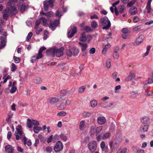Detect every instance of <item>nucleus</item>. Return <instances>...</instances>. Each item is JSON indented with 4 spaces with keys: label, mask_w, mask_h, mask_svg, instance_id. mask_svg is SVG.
Returning a JSON list of instances; mask_svg holds the SVG:
<instances>
[{
    "label": "nucleus",
    "mask_w": 153,
    "mask_h": 153,
    "mask_svg": "<svg viewBox=\"0 0 153 153\" xmlns=\"http://www.w3.org/2000/svg\"><path fill=\"white\" fill-rule=\"evenodd\" d=\"M42 52H41V51H39L38 53L37 54V55L36 56H34V57H36V59H39L41 58L42 57Z\"/></svg>",
    "instance_id": "obj_40"
},
{
    "label": "nucleus",
    "mask_w": 153,
    "mask_h": 153,
    "mask_svg": "<svg viewBox=\"0 0 153 153\" xmlns=\"http://www.w3.org/2000/svg\"><path fill=\"white\" fill-rule=\"evenodd\" d=\"M60 137L64 141H66L67 140V137L63 134H60Z\"/></svg>",
    "instance_id": "obj_54"
},
{
    "label": "nucleus",
    "mask_w": 153,
    "mask_h": 153,
    "mask_svg": "<svg viewBox=\"0 0 153 153\" xmlns=\"http://www.w3.org/2000/svg\"><path fill=\"white\" fill-rule=\"evenodd\" d=\"M88 146L91 152L93 153L96 150L97 147V144L96 141L93 140L88 144Z\"/></svg>",
    "instance_id": "obj_3"
},
{
    "label": "nucleus",
    "mask_w": 153,
    "mask_h": 153,
    "mask_svg": "<svg viewBox=\"0 0 153 153\" xmlns=\"http://www.w3.org/2000/svg\"><path fill=\"white\" fill-rule=\"evenodd\" d=\"M95 126H92L90 128V133L91 135H94L95 132Z\"/></svg>",
    "instance_id": "obj_44"
},
{
    "label": "nucleus",
    "mask_w": 153,
    "mask_h": 153,
    "mask_svg": "<svg viewBox=\"0 0 153 153\" xmlns=\"http://www.w3.org/2000/svg\"><path fill=\"white\" fill-rule=\"evenodd\" d=\"M110 47V45L109 44H108L105 45L102 50V53L104 54H105L106 53L107 49L108 48Z\"/></svg>",
    "instance_id": "obj_33"
},
{
    "label": "nucleus",
    "mask_w": 153,
    "mask_h": 153,
    "mask_svg": "<svg viewBox=\"0 0 153 153\" xmlns=\"http://www.w3.org/2000/svg\"><path fill=\"white\" fill-rule=\"evenodd\" d=\"M102 151H104L105 152H108L109 151V149L107 146H105L102 148H101Z\"/></svg>",
    "instance_id": "obj_64"
},
{
    "label": "nucleus",
    "mask_w": 153,
    "mask_h": 153,
    "mask_svg": "<svg viewBox=\"0 0 153 153\" xmlns=\"http://www.w3.org/2000/svg\"><path fill=\"white\" fill-rule=\"evenodd\" d=\"M63 146L62 142L60 141H58L54 148V150L56 152H60L62 150Z\"/></svg>",
    "instance_id": "obj_7"
},
{
    "label": "nucleus",
    "mask_w": 153,
    "mask_h": 153,
    "mask_svg": "<svg viewBox=\"0 0 153 153\" xmlns=\"http://www.w3.org/2000/svg\"><path fill=\"white\" fill-rule=\"evenodd\" d=\"M149 121V119L148 117H143L141 119V122L143 124H146Z\"/></svg>",
    "instance_id": "obj_24"
},
{
    "label": "nucleus",
    "mask_w": 153,
    "mask_h": 153,
    "mask_svg": "<svg viewBox=\"0 0 153 153\" xmlns=\"http://www.w3.org/2000/svg\"><path fill=\"white\" fill-rule=\"evenodd\" d=\"M148 128V126L147 125H144L141 127L140 129V131L141 132L146 131H147Z\"/></svg>",
    "instance_id": "obj_28"
},
{
    "label": "nucleus",
    "mask_w": 153,
    "mask_h": 153,
    "mask_svg": "<svg viewBox=\"0 0 153 153\" xmlns=\"http://www.w3.org/2000/svg\"><path fill=\"white\" fill-rule=\"evenodd\" d=\"M33 35V33L32 32H30L28 34L26 37V41L27 42L29 41V40L30 39Z\"/></svg>",
    "instance_id": "obj_51"
},
{
    "label": "nucleus",
    "mask_w": 153,
    "mask_h": 153,
    "mask_svg": "<svg viewBox=\"0 0 153 153\" xmlns=\"http://www.w3.org/2000/svg\"><path fill=\"white\" fill-rule=\"evenodd\" d=\"M85 125L84 121L83 120L81 121L79 124V129L81 130H83Z\"/></svg>",
    "instance_id": "obj_41"
},
{
    "label": "nucleus",
    "mask_w": 153,
    "mask_h": 153,
    "mask_svg": "<svg viewBox=\"0 0 153 153\" xmlns=\"http://www.w3.org/2000/svg\"><path fill=\"white\" fill-rule=\"evenodd\" d=\"M125 10V7L123 5H120L117 9L116 7L114 8V12L116 15H118L119 13H123Z\"/></svg>",
    "instance_id": "obj_6"
},
{
    "label": "nucleus",
    "mask_w": 153,
    "mask_h": 153,
    "mask_svg": "<svg viewBox=\"0 0 153 153\" xmlns=\"http://www.w3.org/2000/svg\"><path fill=\"white\" fill-rule=\"evenodd\" d=\"M53 13L52 11H49L47 12L45 14V16L48 18H50L53 16Z\"/></svg>",
    "instance_id": "obj_39"
},
{
    "label": "nucleus",
    "mask_w": 153,
    "mask_h": 153,
    "mask_svg": "<svg viewBox=\"0 0 153 153\" xmlns=\"http://www.w3.org/2000/svg\"><path fill=\"white\" fill-rule=\"evenodd\" d=\"M61 97H50L49 100V102L51 104H54L59 102L61 99Z\"/></svg>",
    "instance_id": "obj_8"
},
{
    "label": "nucleus",
    "mask_w": 153,
    "mask_h": 153,
    "mask_svg": "<svg viewBox=\"0 0 153 153\" xmlns=\"http://www.w3.org/2000/svg\"><path fill=\"white\" fill-rule=\"evenodd\" d=\"M77 28L76 27H74L72 29V30H70L68 33V37L69 38H71L74 34L77 32Z\"/></svg>",
    "instance_id": "obj_10"
},
{
    "label": "nucleus",
    "mask_w": 153,
    "mask_h": 153,
    "mask_svg": "<svg viewBox=\"0 0 153 153\" xmlns=\"http://www.w3.org/2000/svg\"><path fill=\"white\" fill-rule=\"evenodd\" d=\"M111 65V62L110 59L107 60L106 63V66L108 68H109Z\"/></svg>",
    "instance_id": "obj_49"
},
{
    "label": "nucleus",
    "mask_w": 153,
    "mask_h": 153,
    "mask_svg": "<svg viewBox=\"0 0 153 153\" xmlns=\"http://www.w3.org/2000/svg\"><path fill=\"white\" fill-rule=\"evenodd\" d=\"M86 88L85 86H82L79 88L78 89V93H83L85 91Z\"/></svg>",
    "instance_id": "obj_30"
},
{
    "label": "nucleus",
    "mask_w": 153,
    "mask_h": 153,
    "mask_svg": "<svg viewBox=\"0 0 153 153\" xmlns=\"http://www.w3.org/2000/svg\"><path fill=\"white\" fill-rule=\"evenodd\" d=\"M34 28L35 30L36 34L37 35L39 34V33L42 31V28L39 27L38 26H35Z\"/></svg>",
    "instance_id": "obj_29"
},
{
    "label": "nucleus",
    "mask_w": 153,
    "mask_h": 153,
    "mask_svg": "<svg viewBox=\"0 0 153 153\" xmlns=\"http://www.w3.org/2000/svg\"><path fill=\"white\" fill-rule=\"evenodd\" d=\"M142 27V26L141 25L136 26L133 29V30L134 32L140 30Z\"/></svg>",
    "instance_id": "obj_43"
},
{
    "label": "nucleus",
    "mask_w": 153,
    "mask_h": 153,
    "mask_svg": "<svg viewBox=\"0 0 153 153\" xmlns=\"http://www.w3.org/2000/svg\"><path fill=\"white\" fill-rule=\"evenodd\" d=\"M110 133L109 132H107L104 134L102 136V139L103 140L107 139L110 137Z\"/></svg>",
    "instance_id": "obj_26"
},
{
    "label": "nucleus",
    "mask_w": 153,
    "mask_h": 153,
    "mask_svg": "<svg viewBox=\"0 0 153 153\" xmlns=\"http://www.w3.org/2000/svg\"><path fill=\"white\" fill-rule=\"evenodd\" d=\"M135 76L134 73L132 72H130L129 76L125 78V80L126 81H130L133 78L135 77Z\"/></svg>",
    "instance_id": "obj_15"
},
{
    "label": "nucleus",
    "mask_w": 153,
    "mask_h": 153,
    "mask_svg": "<svg viewBox=\"0 0 153 153\" xmlns=\"http://www.w3.org/2000/svg\"><path fill=\"white\" fill-rule=\"evenodd\" d=\"M66 113L65 111H61L58 113L57 114L61 116H64L66 115Z\"/></svg>",
    "instance_id": "obj_63"
},
{
    "label": "nucleus",
    "mask_w": 153,
    "mask_h": 153,
    "mask_svg": "<svg viewBox=\"0 0 153 153\" xmlns=\"http://www.w3.org/2000/svg\"><path fill=\"white\" fill-rule=\"evenodd\" d=\"M79 43L80 46L81 51H86L88 46L87 44L86 43H83L80 42H79Z\"/></svg>",
    "instance_id": "obj_16"
},
{
    "label": "nucleus",
    "mask_w": 153,
    "mask_h": 153,
    "mask_svg": "<svg viewBox=\"0 0 153 153\" xmlns=\"http://www.w3.org/2000/svg\"><path fill=\"white\" fill-rule=\"evenodd\" d=\"M43 6L45 10L46 11L48 10L49 6L48 0L45 1L43 2Z\"/></svg>",
    "instance_id": "obj_25"
},
{
    "label": "nucleus",
    "mask_w": 153,
    "mask_h": 153,
    "mask_svg": "<svg viewBox=\"0 0 153 153\" xmlns=\"http://www.w3.org/2000/svg\"><path fill=\"white\" fill-rule=\"evenodd\" d=\"M5 10V12L9 13L10 14L14 15L17 12V10L15 7L12 5L11 6H8Z\"/></svg>",
    "instance_id": "obj_4"
},
{
    "label": "nucleus",
    "mask_w": 153,
    "mask_h": 153,
    "mask_svg": "<svg viewBox=\"0 0 153 153\" xmlns=\"http://www.w3.org/2000/svg\"><path fill=\"white\" fill-rule=\"evenodd\" d=\"M106 119L103 117H99L97 118V122L98 124L102 125L105 124L106 122Z\"/></svg>",
    "instance_id": "obj_11"
},
{
    "label": "nucleus",
    "mask_w": 153,
    "mask_h": 153,
    "mask_svg": "<svg viewBox=\"0 0 153 153\" xmlns=\"http://www.w3.org/2000/svg\"><path fill=\"white\" fill-rule=\"evenodd\" d=\"M97 24L95 21H94L91 23V26L94 29H95L97 27Z\"/></svg>",
    "instance_id": "obj_47"
},
{
    "label": "nucleus",
    "mask_w": 153,
    "mask_h": 153,
    "mask_svg": "<svg viewBox=\"0 0 153 153\" xmlns=\"http://www.w3.org/2000/svg\"><path fill=\"white\" fill-rule=\"evenodd\" d=\"M113 56L114 59H117L119 58V55L118 53H114Z\"/></svg>",
    "instance_id": "obj_59"
},
{
    "label": "nucleus",
    "mask_w": 153,
    "mask_h": 153,
    "mask_svg": "<svg viewBox=\"0 0 153 153\" xmlns=\"http://www.w3.org/2000/svg\"><path fill=\"white\" fill-rule=\"evenodd\" d=\"M56 50L55 51V54L57 57H60L63 54V48H61L58 49L56 48Z\"/></svg>",
    "instance_id": "obj_12"
},
{
    "label": "nucleus",
    "mask_w": 153,
    "mask_h": 153,
    "mask_svg": "<svg viewBox=\"0 0 153 153\" xmlns=\"http://www.w3.org/2000/svg\"><path fill=\"white\" fill-rule=\"evenodd\" d=\"M6 38L5 37H2L1 38L0 49L3 48L6 45Z\"/></svg>",
    "instance_id": "obj_22"
},
{
    "label": "nucleus",
    "mask_w": 153,
    "mask_h": 153,
    "mask_svg": "<svg viewBox=\"0 0 153 153\" xmlns=\"http://www.w3.org/2000/svg\"><path fill=\"white\" fill-rule=\"evenodd\" d=\"M5 150L7 153H13L14 149L13 147L10 145H7L5 146Z\"/></svg>",
    "instance_id": "obj_13"
},
{
    "label": "nucleus",
    "mask_w": 153,
    "mask_h": 153,
    "mask_svg": "<svg viewBox=\"0 0 153 153\" xmlns=\"http://www.w3.org/2000/svg\"><path fill=\"white\" fill-rule=\"evenodd\" d=\"M153 82V73L150 76V77L148 79V81L147 82V83H152Z\"/></svg>",
    "instance_id": "obj_42"
},
{
    "label": "nucleus",
    "mask_w": 153,
    "mask_h": 153,
    "mask_svg": "<svg viewBox=\"0 0 153 153\" xmlns=\"http://www.w3.org/2000/svg\"><path fill=\"white\" fill-rule=\"evenodd\" d=\"M25 5L24 4L20 5L18 6L19 9L20 10L21 12H23L25 10Z\"/></svg>",
    "instance_id": "obj_32"
},
{
    "label": "nucleus",
    "mask_w": 153,
    "mask_h": 153,
    "mask_svg": "<svg viewBox=\"0 0 153 153\" xmlns=\"http://www.w3.org/2000/svg\"><path fill=\"white\" fill-rule=\"evenodd\" d=\"M13 114V113L11 111L9 112L7 115V117L6 119V120L7 122H9L10 121V118L12 117Z\"/></svg>",
    "instance_id": "obj_38"
},
{
    "label": "nucleus",
    "mask_w": 153,
    "mask_h": 153,
    "mask_svg": "<svg viewBox=\"0 0 153 153\" xmlns=\"http://www.w3.org/2000/svg\"><path fill=\"white\" fill-rule=\"evenodd\" d=\"M40 20L41 22L43 23V25L44 26H47L48 24L46 23L47 19L44 17H42L40 19Z\"/></svg>",
    "instance_id": "obj_37"
},
{
    "label": "nucleus",
    "mask_w": 153,
    "mask_h": 153,
    "mask_svg": "<svg viewBox=\"0 0 153 153\" xmlns=\"http://www.w3.org/2000/svg\"><path fill=\"white\" fill-rule=\"evenodd\" d=\"M80 74H81V73H80V72H79L78 73L76 74L73 72L71 71V72L70 73V75L71 76H76L80 75Z\"/></svg>",
    "instance_id": "obj_57"
},
{
    "label": "nucleus",
    "mask_w": 153,
    "mask_h": 153,
    "mask_svg": "<svg viewBox=\"0 0 153 153\" xmlns=\"http://www.w3.org/2000/svg\"><path fill=\"white\" fill-rule=\"evenodd\" d=\"M5 13H4L3 15V18L5 20H7L8 17V16L10 14L9 13H7L5 12Z\"/></svg>",
    "instance_id": "obj_58"
},
{
    "label": "nucleus",
    "mask_w": 153,
    "mask_h": 153,
    "mask_svg": "<svg viewBox=\"0 0 153 153\" xmlns=\"http://www.w3.org/2000/svg\"><path fill=\"white\" fill-rule=\"evenodd\" d=\"M100 23L103 26L102 27L103 29H108L109 28L111 25L110 21L108 17L106 16L100 19Z\"/></svg>",
    "instance_id": "obj_2"
},
{
    "label": "nucleus",
    "mask_w": 153,
    "mask_h": 153,
    "mask_svg": "<svg viewBox=\"0 0 153 153\" xmlns=\"http://www.w3.org/2000/svg\"><path fill=\"white\" fill-rule=\"evenodd\" d=\"M90 104L91 105H97V101L95 100H93L90 102Z\"/></svg>",
    "instance_id": "obj_60"
},
{
    "label": "nucleus",
    "mask_w": 153,
    "mask_h": 153,
    "mask_svg": "<svg viewBox=\"0 0 153 153\" xmlns=\"http://www.w3.org/2000/svg\"><path fill=\"white\" fill-rule=\"evenodd\" d=\"M66 54L68 57H71L72 55V48L71 50L67 49L66 51Z\"/></svg>",
    "instance_id": "obj_36"
},
{
    "label": "nucleus",
    "mask_w": 153,
    "mask_h": 153,
    "mask_svg": "<svg viewBox=\"0 0 153 153\" xmlns=\"http://www.w3.org/2000/svg\"><path fill=\"white\" fill-rule=\"evenodd\" d=\"M102 127L101 126H100L97 128L96 130V134H98L102 130Z\"/></svg>",
    "instance_id": "obj_46"
},
{
    "label": "nucleus",
    "mask_w": 153,
    "mask_h": 153,
    "mask_svg": "<svg viewBox=\"0 0 153 153\" xmlns=\"http://www.w3.org/2000/svg\"><path fill=\"white\" fill-rule=\"evenodd\" d=\"M18 0H9V1L7 3V6H11L12 5V2L16 3Z\"/></svg>",
    "instance_id": "obj_55"
},
{
    "label": "nucleus",
    "mask_w": 153,
    "mask_h": 153,
    "mask_svg": "<svg viewBox=\"0 0 153 153\" xmlns=\"http://www.w3.org/2000/svg\"><path fill=\"white\" fill-rule=\"evenodd\" d=\"M42 129V128L40 126H35L33 128V130L34 132L36 134L38 133Z\"/></svg>",
    "instance_id": "obj_27"
},
{
    "label": "nucleus",
    "mask_w": 153,
    "mask_h": 153,
    "mask_svg": "<svg viewBox=\"0 0 153 153\" xmlns=\"http://www.w3.org/2000/svg\"><path fill=\"white\" fill-rule=\"evenodd\" d=\"M32 120L30 118H28L27 120V125L29 128H31L32 127L33 125L32 124Z\"/></svg>",
    "instance_id": "obj_31"
},
{
    "label": "nucleus",
    "mask_w": 153,
    "mask_h": 153,
    "mask_svg": "<svg viewBox=\"0 0 153 153\" xmlns=\"http://www.w3.org/2000/svg\"><path fill=\"white\" fill-rule=\"evenodd\" d=\"M38 138L40 139L41 142H42L43 143L45 142V138H44L42 135H39Z\"/></svg>",
    "instance_id": "obj_62"
},
{
    "label": "nucleus",
    "mask_w": 153,
    "mask_h": 153,
    "mask_svg": "<svg viewBox=\"0 0 153 153\" xmlns=\"http://www.w3.org/2000/svg\"><path fill=\"white\" fill-rule=\"evenodd\" d=\"M13 59L14 60L15 62L16 63H19L20 60V57H17L16 56H13Z\"/></svg>",
    "instance_id": "obj_53"
},
{
    "label": "nucleus",
    "mask_w": 153,
    "mask_h": 153,
    "mask_svg": "<svg viewBox=\"0 0 153 153\" xmlns=\"http://www.w3.org/2000/svg\"><path fill=\"white\" fill-rule=\"evenodd\" d=\"M136 2V0H133L130 1L127 4L128 7H130L134 5Z\"/></svg>",
    "instance_id": "obj_50"
},
{
    "label": "nucleus",
    "mask_w": 153,
    "mask_h": 153,
    "mask_svg": "<svg viewBox=\"0 0 153 153\" xmlns=\"http://www.w3.org/2000/svg\"><path fill=\"white\" fill-rule=\"evenodd\" d=\"M72 55L74 56L78 55L79 53V49L75 47L72 48Z\"/></svg>",
    "instance_id": "obj_20"
},
{
    "label": "nucleus",
    "mask_w": 153,
    "mask_h": 153,
    "mask_svg": "<svg viewBox=\"0 0 153 153\" xmlns=\"http://www.w3.org/2000/svg\"><path fill=\"white\" fill-rule=\"evenodd\" d=\"M11 71H14L16 69V67L14 63H12L11 65Z\"/></svg>",
    "instance_id": "obj_61"
},
{
    "label": "nucleus",
    "mask_w": 153,
    "mask_h": 153,
    "mask_svg": "<svg viewBox=\"0 0 153 153\" xmlns=\"http://www.w3.org/2000/svg\"><path fill=\"white\" fill-rule=\"evenodd\" d=\"M41 78L39 77H36L34 79V82L36 84H39L41 83Z\"/></svg>",
    "instance_id": "obj_35"
},
{
    "label": "nucleus",
    "mask_w": 153,
    "mask_h": 153,
    "mask_svg": "<svg viewBox=\"0 0 153 153\" xmlns=\"http://www.w3.org/2000/svg\"><path fill=\"white\" fill-rule=\"evenodd\" d=\"M152 0H149L147 3L146 9L147 11V12L148 13H150L151 11L152 10L151 4Z\"/></svg>",
    "instance_id": "obj_14"
},
{
    "label": "nucleus",
    "mask_w": 153,
    "mask_h": 153,
    "mask_svg": "<svg viewBox=\"0 0 153 153\" xmlns=\"http://www.w3.org/2000/svg\"><path fill=\"white\" fill-rule=\"evenodd\" d=\"M54 1V0H49V1L48 0V2L49 6L52 8L53 6V4Z\"/></svg>",
    "instance_id": "obj_45"
},
{
    "label": "nucleus",
    "mask_w": 153,
    "mask_h": 153,
    "mask_svg": "<svg viewBox=\"0 0 153 153\" xmlns=\"http://www.w3.org/2000/svg\"><path fill=\"white\" fill-rule=\"evenodd\" d=\"M129 12L131 15L135 14L137 12V9L135 6H133L130 8Z\"/></svg>",
    "instance_id": "obj_17"
},
{
    "label": "nucleus",
    "mask_w": 153,
    "mask_h": 153,
    "mask_svg": "<svg viewBox=\"0 0 153 153\" xmlns=\"http://www.w3.org/2000/svg\"><path fill=\"white\" fill-rule=\"evenodd\" d=\"M14 135L16 140H18L20 138H22L23 139L24 145L27 144L28 146H31V142L30 140H29L27 141V139L25 137L23 132L22 130L21 126L18 125V127L16 128V131L15 132Z\"/></svg>",
    "instance_id": "obj_1"
},
{
    "label": "nucleus",
    "mask_w": 153,
    "mask_h": 153,
    "mask_svg": "<svg viewBox=\"0 0 153 153\" xmlns=\"http://www.w3.org/2000/svg\"><path fill=\"white\" fill-rule=\"evenodd\" d=\"M143 41V37L141 36H139L136 39L135 43H134V45H137L142 42Z\"/></svg>",
    "instance_id": "obj_18"
},
{
    "label": "nucleus",
    "mask_w": 153,
    "mask_h": 153,
    "mask_svg": "<svg viewBox=\"0 0 153 153\" xmlns=\"http://www.w3.org/2000/svg\"><path fill=\"white\" fill-rule=\"evenodd\" d=\"M127 150L126 147L120 148L118 149L116 153H126Z\"/></svg>",
    "instance_id": "obj_21"
},
{
    "label": "nucleus",
    "mask_w": 153,
    "mask_h": 153,
    "mask_svg": "<svg viewBox=\"0 0 153 153\" xmlns=\"http://www.w3.org/2000/svg\"><path fill=\"white\" fill-rule=\"evenodd\" d=\"M133 150L136 153H144V150L140 149L137 146H134L133 147Z\"/></svg>",
    "instance_id": "obj_19"
},
{
    "label": "nucleus",
    "mask_w": 153,
    "mask_h": 153,
    "mask_svg": "<svg viewBox=\"0 0 153 153\" xmlns=\"http://www.w3.org/2000/svg\"><path fill=\"white\" fill-rule=\"evenodd\" d=\"M32 121L33 126H37L39 125V122L38 121L32 120Z\"/></svg>",
    "instance_id": "obj_56"
},
{
    "label": "nucleus",
    "mask_w": 153,
    "mask_h": 153,
    "mask_svg": "<svg viewBox=\"0 0 153 153\" xmlns=\"http://www.w3.org/2000/svg\"><path fill=\"white\" fill-rule=\"evenodd\" d=\"M59 23V20H51L50 21V25H49L50 28H51V30H54L56 27Z\"/></svg>",
    "instance_id": "obj_5"
},
{
    "label": "nucleus",
    "mask_w": 153,
    "mask_h": 153,
    "mask_svg": "<svg viewBox=\"0 0 153 153\" xmlns=\"http://www.w3.org/2000/svg\"><path fill=\"white\" fill-rule=\"evenodd\" d=\"M59 93L60 94L63 96H65L68 94L69 91L66 89H63L61 90L59 92Z\"/></svg>",
    "instance_id": "obj_34"
},
{
    "label": "nucleus",
    "mask_w": 153,
    "mask_h": 153,
    "mask_svg": "<svg viewBox=\"0 0 153 153\" xmlns=\"http://www.w3.org/2000/svg\"><path fill=\"white\" fill-rule=\"evenodd\" d=\"M151 48V46H148L146 49V52L144 54L143 56L145 57L146 56H147L149 53V51Z\"/></svg>",
    "instance_id": "obj_48"
},
{
    "label": "nucleus",
    "mask_w": 153,
    "mask_h": 153,
    "mask_svg": "<svg viewBox=\"0 0 153 153\" xmlns=\"http://www.w3.org/2000/svg\"><path fill=\"white\" fill-rule=\"evenodd\" d=\"M11 89L10 90V92L11 93H14L17 89V87L16 86H12Z\"/></svg>",
    "instance_id": "obj_52"
},
{
    "label": "nucleus",
    "mask_w": 153,
    "mask_h": 153,
    "mask_svg": "<svg viewBox=\"0 0 153 153\" xmlns=\"http://www.w3.org/2000/svg\"><path fill=\"white\" fill-rule=\"evenodd\" d=\"M56 48L55 47L51 48L46 51V53L47 55L54 56L55 54V51L56 50Z\"/></svg>",
    "instance_id": "obj_9"
},
{
    "label": "nucleus",
    "mask_w": 153,
    "mask_h": 153,
    "mask_svg": "<svg viewBox=\"0 0 153 153\" xmlns=\"http://www.w3.org/2000/svg\"><path fill=\"white\" fill-rule=\"evenodd\" d=\"M87 38L85 33H83L81 35L80 37L79 38V40L80 41L85 42Z\"/></svg>",
    "instance_id": "obj_23"
}]
</instances>
